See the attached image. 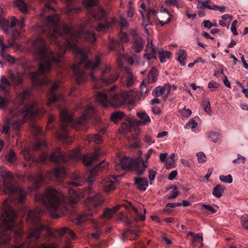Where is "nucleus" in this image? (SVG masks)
Here are the masks:
<instances>
[{
  "label": "nucleus",
  "instance_id": "f257e3e1",
  "mask_svg": "<svg viewBox=\"0 0 248 248\" xmlns=\"http://www.w3.org/2000/svg\"><path fill=\"white\" fill-rule=\"evenodd\" d=\"M75 179L76 181L68 183L69 189L66 198L63 193L49 187L44 194H36L34 197L35 202L45 205L52 216L59 217L57 213L63 203L75 204L79 201V195L73 187L82 186V184L78 182L77 177Z\"/></svg>",
  "mask_w": 248,
  "mask_h": 248
},
{
  "label": "nucleus",
  "instance_id": "f03ea898",
  "mask_svg": "<svg viewBox=\"0 0 248 248\" xmlns=\"http://www.w3.org/2000/svg\"><path fill=\"white\" fill-rule=\"evenodd\" d=\"M61 129L57 133V138L61 140H66L68 138V131L70 126L78 129L88 120L95 118V109L93 106L87 105L83 114L76 121H73V115L68 109L64 108L60 112Z\"/></svg>",
  "mask_w": 248,
  "mask_h": 248
},
{
  "label": "nucleus",
  "instance_id": "7ed1b4c3",
  "mask_svg": "<svg viewBox=\"0 0 248 248\" xmlns=\"http://www.w3.org/2000/svg\"><path fill=\"white\" fill-rule=\"evenodd\" d=\"M42 211L41 209L36 208L34 210H30L28 215L27 217L32 224L33 227L29 230L28 238L29 239H33L37 240L39 239L40 234L44 232H45L50 236L57 238L62 236L67 231H69L70 235L72 238L75 236L74 232L69 230L67 227H64L61 228L60 230H52L50 228L43 225L41 221L40 215Z\"/></svg>",
  "mask_w": 248,
  "mask_h": 248
},
{
  "label": "nucleus",
  "instance_id": "20e7f679",
  "mask_svg": "<svg viewBox=\"0 0 248 248\" xmlns=\"http://www.w3.org/2000/svg\"><path fill=\"white\" fill-rule=\"evenodd\" d=\"M116 88L113 86L107 92H98L95 96V99L104 107L107 108L109 106L119 107L123 104L133 105L135 102V94L132 91L115 93L112 92Z\"/></svg>",
  "mask_w": 248,
  "mask_h": 248
},
{
  "label": "nucleus",
  "instance_id": "39448f33",
  "mask_svg": "<svg viewBox=\"0 0 248 248\" xmlns=\"http://www.w3.org/2000/svg\"><path fill=\"white\" fill-rule=\"evenodd\" d=\"M44 112L45 110L40 108L36 102L31 105L21 106L15 111H11L14 116L20 117L18 120L7 119L8 123L14 129L18 130L23 123L31 120L34 116L41 115Z\"/></svg>",
  "mask_w": 248,
  "mask_h": 248
},
{
  "label": "nucleus",
  "instance_id": "423d86ee",
  "mask_svg": "<svg viewBox=\"0 0 248 248\" xmlns=\"http://www.w3.org/2000/svg\"><path fill=\"white\" fill-rule=\"evenodd\" d=\"M16 218V214L13 210L4 211L0 225V247L6 245L10 241L11 236L6 231L13 228Z\"/></svg>",
  "mask_w": 248,
  "mask_h": 248
},
{
  "label": "nucleus",
  "instance_id": "0eeeda50",
  "mask_svg": "<svg viewBox=\"0 0 248 248\" xmlns=\"http://www.w3.org/2000/svg\"><path fill=\"white\" fill-rule=\"evenodd\" d=\"M147 165L140 155L137 158L124 157L121 158L119 163L115 165V170L119 171L121 169L133 170L140 176L143 174Z\"/></svg>",
  "mask_w": 248,
  "mask_h": 248
},
{
  "label": "nucleus",
  "instance_id": "6e6552de",
  "mask_svg": "<svg viewBox=\"0 0 248 248\" xmlns=\"http://www.w3.org/2000/svg\"><path fill=\"white\" fill-rule=\"evenodd\" d=\"M120 41H117L113 39H110L109 41L110 50H116L119 51L118 62L120 66L122 64L121 59L124 57L123 55L124 47L122 44L126 42L128 40L127 34L125 32H121L119 34Z\"/></svg>",
  "mask_w": 248,
  "mask_h": 248
},
{
  "label": "nucleus",
  "instance_id": "1a4fd4ad",
  "mask_svg": "<svg viewBox=\"0 0 248 248\" xmlns=\"http://www.w3.org/2000/svg\"><path fill=\"white\" fill-rule=\"evenodd\" d=\"M47 159L56 163H65L68 160L61 153L59 148H57L49 156L47 153H44L39 156V161L42 162Z\"/></svg>",
  "mask_w": 248,
  "mask_h": 248
},
{
  "label": "nucleus",
  "instance_id": "9d476101",
  "mask_svg": "<svg viewBox=\"0 0 248 248\" xmlns=\"http://www.w3.org/2000/svg\"><path fill=\"white\" fill-rule=\"evenodd\" d=\"M60 84V81L55 82L51 86L47 94L48 106L55 104L58 101L63 102V96L62 94H56V90L59 88Z\"/></svg>",
  "mask_w": 248,
  "mask_h": 248
},
{
  "label": "nucleus",
  "instance_id": "9b49d317",
  "mask_svg": "<svg viewBox=\"0 0 248 248\" xmlns=\"http://www.w3.org/2000/svg\"><path fill=\"white\" fill-rule=\"evenodd\" d=\"M24 22L25 19L23 17L20 20L16 19L15 16H11L9 19H4L3 20V25L4 31H7L8 29L12 28L15 25H17L21 30L25 26Z\"/></svg>",
  "mask_w": 248,
  "mask_h": 248
},
{
  "label": "nucleus",
  "instance_id": "f8f14e48",
  "mask_svg": "<svg viewBox=\"0 0 248 248\" xmlns=\"http://www.w3.org/2000/svg\"><path fill=\"white\" fill-rule=\"evenodd\" d=\"M118 77V74L112 73L111 68L107 66L102 72L101 80L104 84H110L116 80Z\"/></svg>",
  "mask_w": 248,
  "mask_h": 248
},
{
  "label": "nucleus",
  "instance_id": "ddd939ff",
  "mask_svg": "<svg viewBox=\"0 0 248 248\" xmlns=\"http://www.w3.org/2000/svg\"><path fill=\"white\" fill-rule=\"evenodd\" d=\"M103 154L102 150L99 148H95L93 153L85 155L83 158V163L86 166H90L93 162L96 160L98 157Z\"/></svg>",
  "mask_w": 248,
  "mask_h": 248
},
{
  "label": "nucleus",
  "instance_id": "4468645a",
  "mask_svg": "<svg viewBox=\"0 0 248 248\" xmlns=\"http://www.w3.org/2000/svg\"><path fill=\"white\" fill-rule=\"evenodd\" d=\"M108 167V164L105 160H103L95 166L90 172V177L88 178L89 182H93L92 178L95 176L100 172L107 171Z\"/></svg>",
  "mask_w": 248,
  "mask_h": 248
},
{
  "label": "nucleus",
  "instance_id": "2eb2a0df",
  "mask_svg": "<svg viewBox=\"0 0 248 248\" xmlns=\"http://www.w3.org/2000/svg\"><path fill=\"white\" fill-rule=\"evenodd\" d=\"M1 175L3 179V185L5 191L6 190L13 191V186L11 184L13 178L11 172L10 171L3 170L2 171Z\"/></svg>",
  "mask_w": 248,
  "mask_h": 248
},
{
  "label": "nucleus",
  "instance_id": "dca6fc26",
  "mask_svg": "<svg viewBox=\"0 0 248 248\" xmlns=\"http://www.w3.org/2000/svg\"><path fill=\"white\" fill-rule=\"evenodd\" d=\"M118 177L119 176L113 175L102 179L101 183L105 191L109 192L115 188V183L112 180L111 177L116 180Z\"/></svg>",
  "mask_w": 248,
  "mask_h": 248
},
{
  "label": "nucleus",
  "instance_id": "f3484780",
  "mask_svg": "<svg viewBox=\"0 0 248 248\" xmlns=\"http://www.w3.org/2000/svg\"><path fill=\"white\" fill-rule=\"evenodd\" d=\"M65 174V169L64 167L58 166L56 167L53 171L48 172L46 178L49 179L55 178L58 179L62 178Z\"/></svg>",
  "mask_w": 248,
  "mask_h": 248
},
{
  "label": "nucleus",
  "instance_id": "a211bd4d",
  "mask_svg": "<svg viewBox=\"0 0 248 248\" xmlns=\"http://www.w3.org/2000/svg\"><path fill=\"white\" fill-rule=\"evenodd\" d=\"M138 117L140 119L138 120L135 119L134 123L136 125L140 126L142 125H148L151 122V119L148 115L144 111H139L137 113Z\"/></svg>",
  "mask_w": 248,
  "mask_h": 248
},
{
  "label": "nucleus",
  "instance_id": "6ab92c4d",
  "mask_svg": "<svg viewBox=\"0 0 248 248\" xmlns=\"http://www.w3.org/2000/svg\"><path fill=\"white\" fill-rule=\"evenodd\" d=\"M146 53L144 54V58L148 60L155 58V49L152 43V40L147 38V43L146 46Z\"/></svg>",
  "mask_w": 248,
  "mask_h": 248
},
{
  "label": "nucleus",
  "instance_id": "aec40b11",
  "mask_svg": "<svg viewBox=\"0 0 248 248\" xmlns=\"http://www.w3.org/2000/svg\"><path fill=\"white\" fill-rule=\"evenodd\" d=\"M170 86L166 84L164 86H158L154 89L152 94L154 96L158 97L165 94L166 96L170 93Z\"/></svg>",
  "mask_w": 248,
  "mask_h": 248
},
{
  "label": "nucleus",
  "instance_id": "412c9836",
  "mask_svg": "<svg viewBox=\"0 0 248 248\" xmlns=\"http://www.w3.org/2000/svg\"><path fill=\"white\" fill-rule=\"evenodd\" d=\"M103 202V199L100 194L94 196L89 197L86 200V204L89 206L96 207L100 205Z\"/></svg>",
  "mask_w": 248,
  "mask_h": 248
},
{
  "label": "nucleus",
  "instance_id": "4be33fe9",
  "mask_svg": "<svg viewBox=\"0 0 248 248\" xmlns=\"http://www.w3.org/2000/svg\"><path fill=\"white\" fill-rule=\"evenodd\" d=\"M125 71L127 75L126 76L124 81V80H122L121 82L124 86H125L127 87H129L132 86L134 84L136 80V77L134 76L133 74L131 72L129 68H125Z\"/></svg>",
  "mask_w": 248,
  "mask_h": 248
},
{
  "label": "nucleus",
  "instance_id": "5701e85b",
  "mask_svg": "<svg viewBox=\"0 0 248 248\" xmlns=\"http://www.w3.org/2000/svg\"><path fill=\"white\" fill-rule=\"evenodd\" d=\"M134 180L136 187L140 191H145L148 186V181L146 177H135Z\"/></svg>",
  "mask_w": 248,
  "mask_h": 248
},
{
  "label": "nucleus",
  "instance_id": "b1692460",
  "mask_svg": "<svg viewBox=\"0 0 248 248\" xmlns=\"http://www.w3.org/2000/svg\"><path fill=\"white\" fill-rule=\"evenodd\" d=\"M138 230H132L131 229H126L123 234L122 239L123 241H125V239L132 240L139 237Z\"/></svg>",
  "mask_w": 248,
  "mask_h": 248
},
{
  "label": "nucleus",
  "instance_id": "393cba45",
  "mask_svg": "<svg viewBox=\"0 0 248 248\" xmlns=\"http://www.w3.org/2000/svg\"><path fill=\"white\" fill-rule=\"evenodd\" d=\"M23 74L19 73H14L10 71L9 72V78L12 84L14 86H17L22 84Z\"/></svg>",
  "mask_w": 248,
  "mask_h": 248
},
{
  "label": "nucleus",
  "instance_id": "a878e982",
  "mask_svg": "<svg viewBox=\"0 0 248 248\" xmlns=\"http://www.w3.org/2000/svg\"><path fill=\"white\" fill-rule=\"evenodd\" d=\"M91 14L96 20H101L102 21H107L106 13L102 8L98 9L95 11H91Z\"/></svg>",
  "mask_w": 248,
  "mask_h": 248
},
{
  "label": "nucleus",
  "instance_id": "bb28decb",
  "mask_svg": "<svg viewBox=\"0 0 248 248\" xmlns=\"http://www.w3.org/2000/svg\"><path fill=\"white\" fill-rule=\"evenodd\" d=\"M30 95L31 91L29 90H24L17 94L16 102L20 105L29 97Z\"/></svg>",
  "mask_w": 248,
  "mask_h": 248
},
{
  "label": "nucleus",
  "instance_id": "cd10ccee",
  "mask_svg": "<svg viewBox=\"0 0 248 248\" xmlns=\"http://www.w3.org/2000/svg\"><path fill=\"white\" fill-rule=\"evenodd\" d=\"M140 12L142 16V25L144 26L145 31L146 32H148V30L146 27L149 25H152V22L150 21L149 15L150 13H152L153 14H155L156 11L155 10H151L149 12H148L146 15H144L142 11H140Z\"/></svg>",
  "mask_w": 248,
  "mask_h": 248
},
{
  "label": "nucleus",
  "instance_id": "c85d7f7f",
  "mask_svg": "<svg viewBox=\"0 0 248 248\" xmlns=\"http://www.w3.org/2000/svg\"><path fill=\"white\" fill-rule=\"evenodd\" d=\"M144 45V41L140 37L135 38L132 45V47L134 51L136 52H140Z\"/></svg>",
  "mask_w": 248,
  "mask_h": 248
},
{
  "label": "nucleus",
  "instance_id": "c756f323",
  "mask_svg": "<svg viewBox=\"0 0 248 248\" xmlns=\"http://www.w3.org/2000/svg\"><path fill=\"white\" fill-rule=\"evenodd\" d=\"M161 13L160 15V18H162L163 16L166 17V19L165 20L159 19V23L162 26L168 23L171 20L170 15L169 11L166 8H162L161 10Z\"/></svg>",
  "mask_w": 248,
  "mask_h": 248
},
{
  "label": "nucleus",
  "instance_id": "7c9ffc66",
  "mask_svg": "<svg viewBox=\"0 0 248 248\" xmlns=\"http://www.w3.org/2000/svg\"><path fill=\"white\" fill-rule=\"evenodd\" d=\"M14 6L17 7L20 11L23 14H27L28 12V7L24 0H15Z\"/></svg>",
  "mask_w": 248,
  "mask_h": 248
},
{
  "label": "nucleus",
  "instance_id": "2f4dec72",
  "mask_svg": "<svg viewBox=\"0 0 248 248\" xmlns=\"http://www.w3.org/2000/svg\"><path fill=\"white\" fill-rule=\"evenodd\" d=\"M188 235H190L193 237V239L191 240V244L194 246L195 243H200L201 244V246H202V233H195L191 232H187Z\"/></svg>",
  "mask_w": 248,
  "mask_h": 248
},
{
  "label": "nucleus",
  "instance_id": "473e14b6",
  "mask_svg": "<svg viewBox=\"0 0 248 248\" xmlns=\"http://www.w3.org/2000/svg\"><path fill=\"white\" fill-rule=\"evenodd\" d=\"M45 179L44 174L42 172H40L32 178L33 186L34 188H38L41 184L43 182Z\"/></svg>",
  "mask_w": 248,
  "mask_h": 248
},
{
  "label": "nucleus",
  "instance_id": "72a5a7b5",
  "mask_svg": "<svg viewBox=\"0 0 248 248\" xmlns=\"http://www.w3.org/2000/svg\"><path fill=\"white\" fill-rule=\"evenodd\" d=\"M177 60L179 62L180 64L181 65L185 66L186 63L187 58L186 52L183 49H181L177 52Z\"/></svg>",
  "mask_w": 248,
  "mask_h": 248
},
{
  "label": "nucleus",
  "instance_id": "f704fd0d",
  "mask_svg": "<svg viewBox=\"0 0 248 248\" xmlns=\"http://www.w3.org/2000/svg\"><path fill=\"white\" fill-rule=\"evenodd\" d=\"M12 85L11 81H9L4 76H2L0 79V89L5 91V93L9 94L6 88L10 87Z\"/></svg>",
  "mask_w": 248,
  "mask_h": 248
},
{
  "label": "nucleus",
  "instance_id": "c9c22d12",
  "mask_svg": "<svg viewBox=\"0 0 248 248\" xmlns=\"http://www.w3.org/2000/svg\"><path fill=\"white\" fill-rule=\"evenodd\" d=\"M92 217L91 213H84L79 215L76 219V223L78 225L81 224L83 222L89 220Z\"/></svg>",
  "mask_w": 248,
  "mask_h": 248
},
{
  "label": "nucleus",
  "instance_id": "e433bc0d",
  "mask_svg": "<svg viewBox=\"0 0 248 248\" xmlns=\"http://www.w3.org/2000/svg\"><path fill=\"white\" fill-rule=\"evenodd\" d=\"M225 187L221 185H217L213 190L212 194L217 198H220L224 192Z\"/></svg>",
  "mask_w": 248,
  "mask_h": 248
},
{
  "label": "nucleus",
  "instance_id": "4c0bfd02",
  "mask_svg": "<svg viewBox=\"0 0 248 248\" xmlns=\"http://www.w3.org/2000/svg\"><path fill=\"white\" fill-rule=\"evenodd\" d=\"M11 97L9 94L5 93V96H0V108H5L9 104Z\"/></svg>",
  "mask_w": 248,
  "mask_h": 248
},
{
  "label": "nucleus",
  "instance_id": "58836bf2",
  "mask_svg": "<svg viewBox=\"0 0 248 248\" xmlns=\"http://www.w3.org/2000/svg\"><path fill=\"white\" fill-rule=\"evenodd\" d=\"M134 120H135L134 118L130 119L127 122L122 124V128L124 132L129 131L134 125H136V123H134Z\"/></svg>",
  "mask_w": 248,
  "mask_h": 248
},
{
  "label": "nucleus",
  "instance_id": "ea45409f",
  "mask_svg": "<svg viewBox=\"0 0 248 248\" xmlns=\"http://www.w3.org/2000/svg\"><path fill=\"white\" fill-rule=\"evenodd\" d=\"M85 140H88L89 142H94L97 144L101 143L102 141V138L98 134L88 135L86 136Z\"/></svg>",
  "mask_w": 248,
  "mask_h": 248
},
{
  "label": "nucleus",
  "instance_id": "a19ab883",
  "mask_svg": "<svg viewBox=\"0 0 248 248\" xmlns=\"http://www.w3.org/2000/svg\"><path fill=\"white\" fill-rule=\"evenodd\" d=\"M158 56L160 62H165L167 59H170V53L169 51L160 49L158 52Z\"/></svg>",
  "mask_w": 248,
  "mask_h": 248
},
{
  "label": "nucleus",
  "instance_id": "79ce46f5",
  "mask_svg": "<svg viewBox=\"0 0 248 248\" xmlns=\"http://www.w3.org/2000/svg\"><path fill=\"white\" fill-rule=\"evenodd\" d=\"M132 210L136 214L137 217L134 218V220L135 221H137L139 220L143 221L145 219V213H146V209H144L143 210V214H140L139 210L135 207L132 206Z\"/></svg>",
  "mask_w": 248,
  "mask_h": 248
},
{
  "label": "nucleus",
  "instance_id": "37998d69",
  "mask_svg": "<svg viewBox=\"0 0 248 248\" xmlns=\"http://www.w3.org/2000/svg\"><path fill=\"white\" fill-rule=\"evenodd\" d=\"M98 2V0H83V4L86 7L88 10L92 11V8L95 6Z\"/></svg>",
  "mask_w": 248,
  "mask_h": 248
},
{
  "label": "nucleus",
  "instance_id": "c03bdc74",
  "mask_svg": "<svg viewBox=\"0 0 248 248\" xmlns=\"http://www.w3.org/2000/svg\"><path fill=\"white\" fill-rule=\"evenodd\" d=\"M124 116V113L121 111H116L111 115V120L115 123L121 119Z\"/></svg>",
  "mask_w": 248,
  "mask_h": 248
},
{
  "label": "nucleus",
  "instance_id": "a18cd8bd",
  "mask_svg": "<svg viewBox=\"0 0 248 248\" xmlns=\"http://www.w3.org/2000/svg\"><path fill=\"white\" fill-rule=\"evenodd\" d=\"M211 2L210 0H205L204 1H201L200 3L201 4L199 7L201 9L207 8L210 10H215L217 6L210 5L209 3Z\"/></svg>",
  "mask_w": 248,
  "mask_h": 248
},
{
  "label": "nucleus",
  "instance_id": "49530a36",
  "mask_svg": "<svg viewBox=\"0 0 248 248\" xmlns=\"http://www.w3.org/2000/svg\"><path fill=\"white\" fill-rule=\"evenodd\" d=\"M104 24L103 23H99L98 26L96 28L95 30L97 31H106L109 27V23L108 21H103Z\"/></svg>",
  "mask_w": 248,
  "mask_h": 248
},
{
  "label": "nucleus",
  "instance_id": "de8ad7c7",
  "mask_svg": "<svg viewBox=\"0 0 248 248\" xmlns=\"http://www.w3.org/2000/svg\"><path fill=\"white\" fill-rule=\"evenodd\" d=\"M165 3L168 5H173L177 8L183 7V3L181 2L179 0H165Z\"/></svg>",
  "mask_w": 248,
  "mask_h": 248
},
{
  "label": "nucleus",
  "instance_id": "09e8293b",
  "mask_svg": "<svg viewBox=\"0 0 248 248\" xmlns=\"http://www.w3.org/2000/svg\"><path fill=\"white\" fill-rule=\"evenodd\" d=\"M47 147L46 142L45 141H37L33 147L34 150H43Z\"/></svg>",
  "mask_w": 248,
  "mask_h": 248
},
{
  "label": "nucleus",
  "instance_id": "8fccbe9b",
  "mask_svg": "<svg viewBox=\"0 0 248 248\" xmlns=\"http://www.w3.org/2000/svg\"><path fill=\"white\" fill-rule=\"evenodd\" d=\"M148 80L150 82H154L157 78L156 71L155 69H152L148 74Z\"/></svg>",
  "mask_w": 248,
  "mask_h": 248
},
{
  "label": "nucleus",
  "instance_id": "3c124183",
  "mask_svg": "<svg viewBox=\"0 0 248 248\" xmlns=\"http://www.w3.org/2000/svg\"><path fill=\"white\" fill-rule=\"evenodd\" d=\"M202 105L204 110L208 114L211 113L210 103L208 99H205L202 101Z\"/></svg>",
  "mask_w": 248,
  "mask_h": 248
},
{
  "label": "nucleus",
  "instance_id": "603ef678",
  "mask_svg": "<svg viewBox=\"0 0 248 248\" xmlns=\"http://www.w3.org/2000/svg\"><path fill=\"white\" fill-rule=\"evenodd\" d=\"M80 159V155L78 150H75L70 153L68 159L78 160Z\"/></svg>",
  "mask_w": 248,
  "mask_h": 248
},
{
  "label": "nucleus",
  "instance_id": "864d4df0",
  "mask_svg": "<svg viewBox=\"0 0 248 248\" xmlns=\"http://www.w3.org/2000/svg\"><path fill=\"white\" fill-rule=\"evenodd\" d=\"M31 149L28 148H26L23 151V155L25 159L27 160H30L33 158V156L31 153Z\"/></svg>",
  "mask_w": 248,
  "mask_h": 248
},
{
  "label": "nucleus",
  "instance_id": "5fc2aeb1",
  "mask_svg": "<svg viewBox=\"0 0 248 248\" xmlns=\"http://www.w3.org/2000/svg\"><path fill=\"white\" fill-rule=\"evenodd\" d=\"M208 138L213 142H217L219 139V134L217 132L211 131L208 134Z\"/></svg>",
  "mask_w": 248,
  "mask_h": 248
},
{
  "label": "nucleus",
  "instance_id": "6e6d98bb",
  "mask_svg": "<svg viewBox=\"0 0 248 248\" xmlns=\"http://www.w3.org/2000/svg\"><path fill=\"white\" fill-rule=\"evenodd\" d=\"M179 194L178 188L176 186H174L173 190L170 192V193L168 194L167 198L168 199H173L176 198Z\"/></svg>",
  "mask_w": 248,
  "mask_h": 248
},
{
  "label": "nucleus",
  "instance_id": "4d7b16f0",
  "mask_svg": "<svg viewBox=\"0 0 248 248\" xmlns=\"http://www.w3.org/2000/svg\"><path fill=\"white\" fill-rule=\"evenodd\" d=\"M219 180L222 182L231 184L232 182V177L230 174L227 176L220 175L219 176Z\"/></svg>",
  "mask_w": 248,
  "mask_h": 248
},
{
  "label": "nucleus",
  "instance_id": "13d9d810",
  "mask_svg": "<svg viewBox=\"0 0 248 248\" xmlns=\"http://www.w3.org/2000/svg\"><path fill=\"white\" fill-rule=\"evenodd\" d=\"M113 214V211L111 210V208H107L103 212V217L108 219L111 218Z\"/></svg>",
  "mask_w": 248,
  "mask_h": 248
},
{
  "label": "nucleus",
  "instance_id": "bf43d9fd",
  "mask_svg": "<svg viewBox=\"0 0 248 248\" xmlns=\"http://www.w3.org/2000/svg\"><path fill=\"white\" fill-rule=\"evenodd\" d=\"M19 196L17 200L19 202H23L25 201L26 193L25 191L21 189H18Z\"/></svg>",
  "mask_w": 248,
  "mask_h": 248
},
{
  "label": "nucleus",
  "instance_id": "052dcab7",
  "mask_svg": "<svg viewBox=\"0 0 248 248\" xmlns=\"http://www.w3.org/2000/svg\"><path fill=\"white\" fill-rule=\"evenodd\" d=\"M219 86V84L213 80L209 82L208 84V87L211 91H215Z\"/></svg>",
  "mask_w": 248,
  "mask_h": 248
},
{
  "label": "nucleus",
  "instance_id": "680f3d73",
  "mask_svg": "<svg viewBox=\"0 0 248 248\" xmlns=\"http://www.w3.org/2000/svg\"><path fill=\"white\" fill-rule=\"evenodd\" d=\"M94 229L95 232L91 233V235L94 238L98 239L101 234L102 233V231L97 226L95 227Z\"/></svg>",
  "mask_w": 248,
  "mask_h": 248
},
{
  "label": "nucleus",
  "instance_id": "e2e57ef3",
  "mask_svg": "<svg viewBox=\"0 0 248 248\" xmlns=\"http://www.w3.org/2000/svg\"><path fill=\"white\" fill-rule=\"evenodd\" d=\"M246 162L245 157L242 156L240 154L237 155V158L232 160L234 164H244Z\"/></svg>",
  "mask_w": 248,
  "mask_h": 248
},
{
  "label": "nucleus",
  "instance_id": "0e129e2a",
  "mask_svg": "<svg viewBox=\"0 0 248 248\" xmlns=\"http://www.w3.org/2000/svg\"><path fill=\"white\" fill-rule=\"evenodd\" d=\"M198 162L200 163H204L206 160L205 155L203 152H199L197 154Z\"/></svg>",
  "mask_w": 248,
  "mask_h": 248
},
{
  "label": "nucleus",
  "instance_id": "69168bd1",
  "mask_svg": "<svg viewBox=\"0 0 248 248\" xmlns=\"http://www.w3.org/2000/svg\"><path fill=\"white\" fill-rule=\"evenodd\" d=\"M241 223L243 227L248 230V215H245L242 217Z\"/></svg>",
  "mask_w": 248,
  "mask_h": 248
},
{
  "label": "nucleus",
  "instance_id": "338daca9",
  "mask_svg": "<svg viewBox=\"0 0 248 248\" xmlns=\"http://www.w3.org/2000/svg\"><path fill=\"white\" fill-rule=\"evenodd\" d=\"M202 210L205 209L206 210L210 211L211 213L212 214H214L217 212V210L210 205L202 204Z\"/></svg>",
  "mask_w": 248,
  "mask_h": 248
},
{
  "label": "nucleus",
  "instance_id": "774afa93",
  "mask_svg": "<svg viewBox=\"0 0 248 248\" xmlns=\"http://www.w3.org/2000/svg\"><path fill=\"white\" fill-rule=\"evenodd\" d=\"M119 23L121 25V29L122 30L124 27L128 26V23L127 20L123 16H121L119 18Z\"/></svg>",
  "mask_w": 248,
  "mask_h": 248
}]
</instances>
